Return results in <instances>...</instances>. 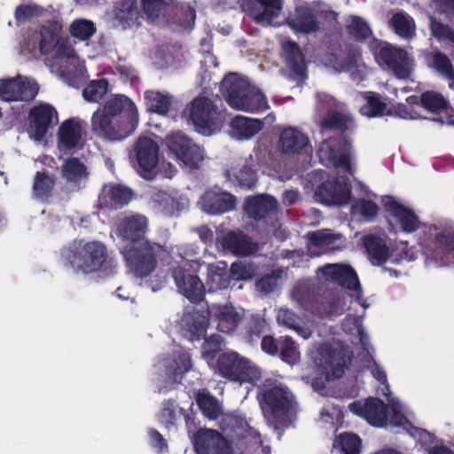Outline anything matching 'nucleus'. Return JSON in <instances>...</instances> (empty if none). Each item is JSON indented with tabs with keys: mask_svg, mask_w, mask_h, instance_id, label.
<instances>
[{
	"mask_svg": "<svg viewBox=\"0 0 454 454\" xmlns=\"http://www.w3.org/2000/svg\"><path fill=\"white\" fill-rule=\"evenodd\" d=\"M91 131L106 141H121L132 135L139 124L136 104L125 95H115L92 114Z\"/></svg>",
	"mask_w": 454,
	"mask_h": 454,
	"instance_id": "obj_1",
	"label": "nucleus"
},
{
	"mask_svg": "<svg viewBox=\"0 0 454 454\" xmlns=\"http://www.w3.org/2000/svg\"><path fill=\"white\" fill-rule=\"evenodd\" d=\"M293 299L306 311L321 318L342 313L337 294L310 281H300L292 290Z\"/></svg>",
	"mask_w": 454,
	"mask_h": 454,
	"instance_id": "obj_2",
	"label": "nucleus"
},
{
	"mask_svg": "<svg viewBox=\"0 0 454 454\" xmlns=\"http://www.w3.org/2000/svg\"><path fill=\"white\" fill-rule=\"evenodd\" d=\"M60 256L75 271L90 274L103 267L108 254L102 242L74 239L60 250Z\"/></svg>",
	"mask_w": 454,
	"mask_h": 454,
	"instance_id": "obj_3",
	"label": "nucleus"
},
{
	"mask_svg": "<svg viewBox=\"0 0 454 454\" xmlns=\"http://www.w3.org/2000/svg\"><path fill=\"white\" fill-rule=\"evenodd\" d=\"M220 91L233 109L260 113L269 108L265 95L251 88L235 73H230L224 76L220 84Z\"/></svg>",
	"mask_w": 454,
	"mask_h": 454,
	"instance_id": "obj_4",
	"label": "nucleus"
},
{
	"mask_svg": "<svg viewBox=\"0 0 454 454\" xmlns=\"http://www.w3.org/2000/svg\"><path fill=\"white\" fill-rule=\"evenodd\" d=\"M164 251L162 245L152 240H144L126 245L121 253L129 273L136 278L145 279L155 271L158 260Z\"/></svg>",
	"mask_w": 454,
	"mask_h": 454,
	"instance_id": "obj_5",
	"label": "nucleus"
},
{
	"mask_svg": "<svg viewBox=\"0 0 454 454\" xmlns=\"http://www.w3.org/2000/svg\"><path fill=\"white\" fill-rule=\"evenodd\" d=\"M368 48L375 61L380 66L386 67L396 78H410L414 60L405 49L375 37L369 42Z\"/></svg>",
	"mask_w": 454,
	"mask_h": 454,
	"instance_id": "obj_6",
	"label": "nucleus"
},
{
	"mask_svg": "<svg viewBox=\"0 0 454 454\" xmlns=\"http://www.w3.org/2000/svg\"><path fill=\"white\" fill-rule=\"evenodd\" d=\"M294 403L293 393L285 386H274L263 390L260 399L264 417L276 428L286 421Z\"/></svg>",
	"mask_w": 454,
	"mask_h": 454,
	"instance_id": "obj_7",
	"label": "nucleus"
},
{
	"mask_svg": "<svg viewBox=\"0 0 454 454\" xmlns=\"http://www.w3.org/2000/svg\"><path fill=\"white\" fill-rule=\"evenodd\" d=\"M216 372L231 382L253 383L261 378V372L247 357L238 352L222 353L215 364Z\"/></svg>",
	"mask_w": 454,
	"mask_h": 454,
	"instance_id": "obj_8",
	"label": "nucleus"
},
{
	"mask_svg": "<svg viewBox=\"0 0 454 454\" xmlns=\"http://www.w3.org/2000/svg\"><path fill=\"white\" fill-rule=\"evenodd\" d=\"M322 61L337 71H349L356 66L359 51L350 42L340 36L325 35L323 42Z\"/></svg>",
	"mask_w": 454,
	"mask_h": 454,
	"instance_id": "obj_9",
	"label": "nucleus"
},
{
	"mask_svg": "<svg viewBox=\"0 0 454 454\" xmlns=\"http://www.w3.org/2000/svg\"><path fill=\"white\" fill-rule=\"evenodd\" d=\"M423 254L434 261H444L454 252V229L425 226L418 241Z\"/></svg>",
	"mask_w": 454,
	"mask_h": 454,
	"instance_id": "obj_10",
	"label": "nucleus"
},
{
	"mask_svg": "<svg viewBox=\"0 0 454 454\" xmlns=\"http://www.w3.org/2000/svg\"><path fill=\"white\" fill-rule=\"evenodd\" d=\"M166 145L176 160L191 169L200 168L203 160V151L192 139L182 132L168 135L165 139Z\"/></svg>",
	"mask_w": 454,
	"mask_h": 454,
	"instance_id": "obj_11",
	"label": "nucleus"
},
{
	"mask_svg": "<svg viewBox=\"0 0 454 454\" xmlns=\"http://www.w3.org/2000/svg\"><path fill=\"white\" fill-rule=\"evenodd\" d=\"M265 153L264 149L254 148L253 153L243 163L226 171L228 179L242 188L253 189L258 180L257 172L260 167L266 163Z\"/></svg>",
	"mask_w": 454,
	"mask_h": 454,
	"instance_id": "obj_12",
	"label": "nucleus"
},
{
	"mask_svg": "<svg viewBox=\"0 0 454 454\" xmlns=\"http://www.w3.org/2000/svg\"><path fill=\"white\" fill-rule=\"evenodd\" d=\"M134 153L139 176L144 179L153 180L156 176V168L159 163L158 143L151 137H139L134 145Z\"/></svg>",
	"mask_w": 454,
	"mask_h": 454,
	"instance_id": "obj_13",
	"label": "nucleus"
},
{
	"mask_svg": "<svg viewBox=\"0 0 454 454\" xmlns=\"http://www.w3.org/2000/svg\"><path fill=\"white\" fill-rule=\"evenodd\" d=\"M190 119L200 132L207 133L221 127L223 114L210 98L203 97L192 102Z\"/></svg>",
	"mask_w": 454,
	"mask_h": 454,
	"instance_id": "obj_14",
	"label": "nucleus"
},
{
	"mask_svg": "<svg viewBox=\"0 0 454 454\" xmlns=\"http://www.w3.org/2000/svg\"><path fill=\"white\" fill-rule=\"evenodd\" d=\"M27 131L35 141H42L48 131L59 122L58 112L48 103L34 106L27 116Z\"/></svg>",
	"mask_w": 454,
	"mask_h": 454,
	"instance_id": "obj_15",
	"label": "nucleus"
},
{
	"mask_svg": "<svg viewBox=\"0 0 454 454\" xmlns=\"http://www.w3.org/2000/svg\"><path fill=\"white\" fill-rule=\"evenodd\" d=\"M315 200L326 206L345 205L351 198L349 184L340 177L323 181L316 189Z\"/></svg>",
	"mask_w": 454,
	"mask_h": 454,
	"instance_id": "obj_16",
	"label": "nucleus"
},
{
	"mask_svg": "<svg viewBox=\"0 0 454 454\" xmlns=\"http://www.w3.org/2000/svg\"><path fill=\"white\" fill-rule=\"evenodd\" d=\"M318 13L309 5H299L288 14L286 23L295 35L316 34L321 30Z\"/></svg>",
	"mask_w": 454,
	"mask_h": 454,
	"instance_id": "obj_17",
	"label": "nucleus"
},
{
	"mask_svg": "<svg viewBox=\"0 0 454 454\" xmlns=\"http://www.w3.org/2000/svg\"><path fill=\"white\" fill-rule=\"evenodd\" d=\"M197 454H232L228 441L216 430L200 428L192 437Z\"/></svg>",
	"mask_w": 454,
	"mask_h": 454,
	"instance_id": "obj_18",
	"label": "nucleus"
},
{
	"mask_svg": "<svg viewBox=\"0 0 454 454\" xmlns=\"http://www.w3.org/2000/svg\"><path fill=\"white\" fill-rule=\"evenodd\" d=\"M171 276L179 292L192 303L199 304L203 301L206 288L198 276L191 274L180 266L171 270Z\"/></svg>",
	"mask_w": 454,
	"mask_h": 454,
	"instance_id": "obj_19",
	"label": "nucleus"
},
{
	"mask_svg": "<svg viewBox=\"0 0 454 454\" xmlns=\"http://www.w3.org/2000/svg\"><path fill=\"white\" fill-rule=\"evenodd\" d=\"M283 6V0H247L243 9L256 23L270 25L280 15Z\"/></svg>",
	"mask_w": 454,
	"mask_h": 454,
	"instance_id": "obj_20",
	"label": "nucleus"
},
{
	"mask_svg": "<svg viewBox=\"0 0 454 454\" xmlns=\"http://www.w3.org/2000/svg\"><path fill=\"white\" fill-rule=\"evenodd\" d=\"M326 281L361 294L362 288L356 270L349 265L326 264L318 270Z\"/></svg>",
	"mask_w": 454,
	"mask_h": 454,
	"instance_id": "obj_21",
	"label": "nucleus"
},
{
	"mask_svg": "<svg viewBox=\"0 0 454 454\" xmlns=\"http://www.w3.org/2000/svg\"><path fill=\"white\" fill-rule=\"evenodd\" d=\"M342 137H329L323 141L317 151L320 161L325 167L342 168L346 172L352 175V165L348 153L340 152L337 145Z\"/></svg>",
	"mask_w": 454,
	"mask_h": 454,
	"instance_id": "obj_22",
	"label": "nucleus"
},
{
	"mask_svg": "<svg viewBox=\"0 0 454 454\" xmlns=\"http://www.w3.org/2000/svg\"><path fill=\"white\" fill-rule=\"evenodd\" d=\"M133 191L120 184H105L98 195V202L101 209L117 210L128 205L133 199Z\"/></svg>",
	"mask_w": 454,
	"mask_h": 454,
	"instance_id": "obj_23",
	"label": "nucleus"
},
{
	"mask_svg": "<svg viewBox=\"0 0 454 454\" xmlns=\"http://www.w3.org/2000/svg\"><path fill=\"white\" fill-rule=\"evenodd\" d=\"M350 411L365 419L372 426L383 427L387 419V407L378 397H371L364 403L353 402L348 405Z\"/></svg>",
	"mask_w": 454,
	"mask_h": 454,
	"instance_id": "obj_24",
	"label": "nucleus"
},
{
	"mask_svg": "<svg viewBox=\"0 0 454 454\" xmlns=\"http://www.w3.org/2000/svg\"><path fill=\"white\" fill-rule=\"evenodd\" d=\"M149 231L148 218L141 214L124 216L117 226L119 237L129 241V244L147 240L145 235Z\"/></svg>",
	"mask_w": 454,
	"mask_h": 454,
	"instance_id": "obj_25",
	"label": "nucleus"
},
{
	"mask_svg": "<svg viewBox=\"0 0 454 454\" xmlns=\"http://www.w3.org/2000/svg\"><path fill=\"white\" fill-rule=\"evenodd\" d=\"M207 314L216 322L217 330L224 333H234L243 319V315L231 304H212L207 309Z\"/></svg>",
	"mask_w": 454,
	"mask_h": 454,
	"instance_id": "obj_26",
	"label": "nucleus"
},
{
	"mask_svg": "<svg viewBox=\"0 0 454 454\" xmlns=\"http://www.w3.org/2000/svg\"><path fill=\"white\" fill-rule=\"evenodd\" d=\"M278 149L286 155H295L307 153L311 149L309 137L294 127L282 129L278 138Z\"/></svg>",
	"mask_w": 454,
	"mask_h": 454,
	"instance_id": "obj_27",
	"label": "nucleus"
},
{
	"mask_svg": "<svg viewBox=\"0 0 454 454\" xmlns=\"http://www.w3.org/2000/svg\"><path fill=\"white\" fill-rule=\"evenodd\" d=\"M209 325L207 312H200L193 309L183 315L180 320L182 335L191 341L200 340L205 337Z\"/></svg>",
	"mask_w": 454,
	"mask_h": 454,
	"instance_id": "obj_28",
	"label": "nucleus"
},
{
	"mask_svg": "<svg viewBox=\"0 0 454 454\" xmlns=\"http://www.w3.org/2000/svg\"><path fill=\"white\" fill-rule=\"evenodd\" d=\"M278 209V200L269 194L247 197L244 205V210L247 215L254 221H260L277 215Z\"/></svg>",
	"mask_w": 454,
	"mask_h": 454,
	"instance_id": "obj_29",
	"label": "nucleus"
},
{
	"mask_svg": "<svg viewBox=\"0 0 454 454\" xmlns=\"http://www.w3.org/2000/svg\"><path fill=\"white\" fill-rule=\"evenodd\" d=\"M221 246L224 251H228L237 256H247L257 252L258 245L241 231H228L221 240Z\"/></svg>",
	"mask_w": 454,
	"mask_h": 454,
	"instance_id": "obj_30",
	"label": "nucleus"
},
{
	"mask_svg": "<svg viewBox=\"0 0 454 454\" xmlns=\"http://www.w3.org/2000/svg\"><path fill=\"white\" fill-rule=\"evenodd\" d=\"M83 126L77 119L71 118L64 121L58 130V146L60 150H74L81 148Z\"/></svg>",
	"mask_w": 454,
	"mask_h": 454,
	"instance_id": "obj_31",
	"label": "nucleus"
},
{
	"mask_svg": "<svg viewBox=\"0 0 454 454\" xmlns=\"http://www.w3.org/2000/svg\"><path fill=\"white\" fill-rule=\"evenodd\" d=\"M385 208L396 220L401 230L405 233L415 232L423 225L412 209L393 199L385 203Z\"/></svg>",
	"mask_w": 454,
	"mask_h": 454,
	"instance_id": "obj_32",
	"label": "nucleus"
},
{
	"mask_svg": "<svg viewBox=\"0 0 454 454\" xmlns=\"http://www.w3.org/2000/svg\"><path fill=\"white\" fill-rule=\"evenodd\" d=\"M203 207L211 215H220L232 210L236 206V198L230 192L207 191L202 196Z\"/></svg>",
	"mask_w": 454,
	"mask_h": 454,
	"instance_id": "obj_33",
	"label": "nucleus"
},
{
	"mask_svg": "<svg viewBox=\"0 0 454 454\" xmlns=\"http://www.w3.org/2000/svg\"><path fill=\"white\" fill-rule=\"evenodd\" d=\"M320 361L326 370H329L334 378H340L345 372L347 362L342 350L332 345L322 346L319 349Z\"/></svg>",
	"mask_w": 454,
	"mask_h": 454,
	"instance_id": "obj_34",
	"label": "nucleus"
},
{
	"mask_svg": "<svg viewBox=\"0 0 454 454\" xmlns=\"http://www.w3.org/2000/svg\"><path fill=\"white\" fill-rule=\"evenodd\" d=\"M114 20L124 29L141 23L142 16L137 0H120L114 10Z\"/></svg>",
	"mask_w": 454,
	"mask_h": 454,
	"instance_id": "obj_35",
	"label": "nucleus"
},
{
	"mask_svg": "<svg viewBox=\"0 0 454 454\" xmlns=\"http://www.w3.org/2000/svg\"><path fill=\"white\" fill-rule=\"evenodd\" d=\"M144 102L147 112L166 116L173 103V97L168 92L148 90L144 93Z\"/></svg>",
	"mask_w": 454,
	"mask_h": 454,
	"instance_id": "obj_36",
	"label": "nucleus"
},
{
	"mask_svg": "<svg viewBox=\"0 0 454 454\" xmlns=\"http://www.w3.org/2000/svg\"><path fill=\"white\" fill-rule=\"evenodd\" d=\"M286 57V64L292 74L299 78H305L307 66L305 58L300 46L294 41H289L283 45Z\"/></svg>",
	"mask_w": 454,
	"mask_h": 454,
	"instance_id": "obj_37",
	"label": "nucleus"
},
{
	"mask_svg": "<svg viewBox=\"0 0 454 454\" xmlns=\"http://www.w3.org/2000/svg\"><path fill=\"white\" fill-rule=\"evenodd\" d=\"M56 177L46 170L36 171L34 176L33 198L42 202L48 201L53 195Z\"/></svg>",
	"mask_w": 454,
	"mask_h": 454,
	"instance_id": "obj_38",
	"label": "nucleus"
},
{
	"mask_svg": "<svg viewBox=\"0 0 454 454\" xmlns=\"http://www.w3.org/2000/svg\"><path fill=\"white\" fill-rule=\"evenodd\" d=\"M62 24L58 20H49L41 27L39 51L43 55L51 53L60 39Z\"/></svg>",
	"mask_w": 454,
	"mask_h": 454,
	"instance_id": "obj_39",
	"label": "nucleus"
},
{
	"mask_svg": "<svg viewBox=\"0 0 454 454\" xmlns=\"http://www.w3.org/2000/svg\"><path fill=\"white\" fill-rule=\"evenodd\" d=\"M363 243L373 265H380L387 261L389 248L383 239L369 234L363 238Z\"/></svg>",
	"mask_w": 454,
	"mask_h": 454,
	"instance_id": "obj_40",
	"label": "nucleus"
},
{
	"mask_svg": "<svg viewBox=\"0 0 454 454\" xmlns=\"http://www.w3.org/2000/svg\"><path fill=\"white\" fill-rule=\"evenodd\" d=\"M153 209L166 216L178 214L182 206L179 200L164 191L154 192L150 198Z\"/></svg>",
	"mask_w": 454,
	"mask_h": 454,
	"instance_id": "obj_41",
	"label": "nucleus"
},
{
	"mask_svg": "<svg viewBox=\"0 0 454 454\" xmlns=\"http://www.w3.org/2000/svg\"><path fill=\"white\" fill-rule=\"evenodd\" d=\"M345 31L348 36L356 43H364L373 38L370 24L360 16L350 15L345 24Z\"/></svg>",
	"mask_w": 454,
	"mask_h": 454,
	"instance_id": "obj_42",
	"label": "nucleus"
},
{
	"mask_svg": "<svg viewBox=\"0 0 454 454\" xmlns=\"http://www.w3.org/2000/svg\"><path fill=\"white\" fill-rule=\"evenodd\" d=\"M354 124L353 119L343 112L328 111L321 120L322 131L336 130L341 134L348 131Z\"/></svg>",
	"mask_w": 454,
	"mask_h": 454,
	"instance_id": "obj_43",
	"label": "nucleus"
},
{
	"mask_svg": "<svg viewBox=\"0 0 454 454\" xmlns=\"http://www.w3.org/2000/svg\"><path fill=\"white\" fill-rule=\"evenodd\" d=\"M243 335L249 342L257 340L270 329L266 319L259 314H252L247 317H243Z\"/></svg>",
	"mask_w": 454,
	"mask_h": 454,
	"instance_id": "obj_44",
	"label": "nucleus"
},
{
	"mask_svg": "<svg viewBox=\"0 0 454 454\" xmlns=\"http://www.w3.org/2000/svg\"><path fill=\"white\" fill-rule=\"evenodd\" d=\"M263 121L260 119H253L238 115L231 121V127L239 138L248 139L256 135L263 128Z\"/></svg>",
	"mask_w": 454,
	"mask_h": 454,
	"instance_id": "obj_45",
	"label": "nucleus"
},
{
	"mask_svg": "<svg viewBox=\"0 0 454 454\" xmlns=\"http://www.w3.org/2000/svg\"><path fill=\"white\" fill-rule=\"evenodd\" d=\"M207 285L209 292L224 290L234 286L230 271L226 267L210 265L207 270Z\"/></svg>",
	"mask_w": 454,
	"mask_h": 454,
	"instance_id": "obj_46",
	"label": "nucleus"
},
{
	"mask_svg": "<svg viewBox=\"0 0 454 454\" xmlns=\"http://www.w3.org/2000/svg\"><path fill=\"white\" fill-rule=\"evenodd\" d=\"M166 19L177 24L184 29H191L195 23L196 12L194 8L188 4H176L173 1V7L170 9V16Z\"/></svg>",
	"mask_w": 454,
	"mask_h": 454,
	"instance_id": "obj_47",
	"label": "nucleus"
},
{
	"mask_svg": "<svg viewBox=\"0 0 454 454\" xmlns=\"http://www.w3.org/2000/svg\"><path fill=\"white\" fill-rule=\"evenodd\" d=\"M174 0H141L144 14L152 21L170 16Z\"/></svg>",
	"mask_w": 454,
	"mask_h": 454,
	"instance_id": "obj_48",
	"label": "nucleus"
},
{
	"mask_svg": "<svg viewBox=\"0 0 454 454\" xmlns=\"http://www.w3.org/2000/svg\"><path fill=\"white\" fill-rule=\"evenodd\" d=\"M395 33L403 38H411L415 35L414 20L403 12L395 13L389 20Z\"/></svg>",
	"mask_w": 454,
	"mask_h": 454,
	"instance_id": "obj_49",
	"label": "nucleus"
},
{
	"mask_svg": "<svg viewBox=\"0 0 454 454\" xmlns=\"http://www.w3.org/2000/svg\"><path fill=\"white\" fill-rule=\"evenodd\" d=\"M196 403L203 414L210 419H216L222 414L217 399L206 390L197 393Z\"/></svg>",
	"mask_w": 454,
	"mask_h": 454,
	"instance_id": "obj_50",
	"label": "nucleus"
},
{
	"mask_svg": "<svg viewBox=\"0 0 454 454\" xmlns=\"http://www.w3.org/2000/svg\"><path fill=\"white\" fill-rule=\"evenodd\" d=\"M333 446L342 454H360L362 441L357 434L345 432L336 437Z\"/></svg>",
	"mask_w": 454,
	"mask_h": 454,
	"instance_id": "obj_51",
	"label": "nucleus"
},
{
	"mask_svg": "<svg viewBox=\"0 0 454 454\" xmlns=\"http://www.w3.org/2000/svg\"><path fill=\"white\" fill-rule=\"evenodd\" d=\"M257 270L258 267L254 262L243 260L232 262L229 271L235 285L237 281L252 279Z\"/></svg>",
	"mask_w": 454,
	"mask_h": 454,
	"instance_id": "obj_52",
	"label": "nucleus"
},
{
	"mask_svg": "<svg viewBox=\"0 0 454 454\" xmlns=\"http://www.w3.org/2000/svg\"><path fill=\"white\" fill-rule=\"evenodd\" d=\"M366 103L361 107L360 112L363 115L368 117H378L384 114L386 103H384L378 93L373 91H365L363 94Z\"/></svg>",
	"mask_w": 454,
	"mask_h": 454,
	"instance_id": "obj_53",
	"label": "nucleus"
},
{
	"mask_svg": "<svg viewBox=\"0 0 454 454\" xmlns=\"http://www.w3.org/2000/svg\"><path fill=\"white\" fill-rule=\"evenodd\" d=\"M432 65L437 72L450 81V88L454 89V67L449 57L440 51L431 54Z\"/></svg>",
	"mask_w": 454,
	"mask_h": 454,
	"instance_id": "obj_54",
	"label": "nucleus"
},
{
	"mask_svg": "<svg viewBox=\"0 0 454 454\" xmlns=\"http://www.w3.org/2000/svg\"><path fill=\"white\" fill-rule=\"evenodd\" d=\"M62 176L68 182H77L87 176L86 167L78 158L71 157L62 165Z\"/></svg>",
	"mask_w": 454,
	"mask_h": 454,
	"instance_id": "obj_55",
	"label": "nucleus"
},
{
	"mask_svg": "<svg viewBox=\"0 0 454 454\" xmlns=\"http://www.w3.org/2000/svg\"><path fill=\"white\" fill-rule=\"evenodd\" d=\"M96 31V25L85 19H76L69 26L70 35L79 41L89 40Z\"/></svg>",
	"mask_w": 454,
	"mask_h": 454,
	"instance_id": "obj_56",
	"label": "nucleus"
},
{
	"mask_svg": "<svg viewBox=\"0 0 454 454\" xmlns=\"http://www.w3.org/2000/svg\"><path fill=\"white\" fill-rule=\"evenodd\" d=\"M421 106L431 113H440L447 109L448 102L440 93L428 90L420 96Z\"/></svg>",
	"mask_w": 454,
	"mask_h": 454,
	"instance_id": "obj_57",
	"label": "nucleus"
},
{
	"mask_svg": "<svg viewBox=\"0 0 454 454\" xmlns=\"http://www.w3.org/2000/svg\"><path fill=\"white\" fill-rule=\"evenodd\" d=\"M39 91L38 83L33 80L18 76V86L16 89L17 99L16 101H32Z\"/></svg>",
	"mask_w": 454,
	"mask_h": 454,
	"instance_id": "obj_58",
	"label": "nucleus"
},
{
	"mask_svg": "<svg viewBox=\"0 0 454 454\" xmlns=\"http://www.w3.org/2000/svg\"><path fill=\"white\" fill-rule=\"evenodd\" d=\"M351 211L359 214L365 221L372 222L377 217L380 207L372 200L360 199L353 204Z\"/></svg>",
	"mask_w": 454,
	"mask_h": 454,
	"instance_id": "obj_59",
	"label": "nucleus"
},
{
	"mask_svg": "<svg viewBox=\"0 0 454 454\" xmlns=\"http://www.w3.org/2000/svg\"><path fill=\"white\" fill-rule=\"evenodd\" d=\"M108 85V81L105 78L92 81L83 90V98L88 102H98L107 93Z\"/></svg>",
	"mask_w": 454,
	"mask_h": 454,
	"instance_id": "obj_60",
	"label": "nucleus"
},
{
	"mask_svg": "<svg viewBox=\"0 0 454 454\" xmlns=\"http://www.w3.org/2000/svg\"><path fill=\"white\" fill-rule=\"evenodd\" d=\"M281 360L286 364H294L299 357V352L294 340L289 336L280 338L278 353Z\"/></svg>",
	"mask_w": 454,
	"mask_h": 454,
	"instance_id": "obj_61",
	"label": "nucleus"
},
{
	"mask_svg": "<svg viewBox=\"0 0 454 454\" xmlns=\"http://www.w3.org/2000/svg\"><path fill=\"white\" fill-rule=\"evenodd\" d=\"M176 402L174 399H168L163 401L162 407L159 414V421L167 429L175 427L176 420Z\"/></svg>",
	"mask_w": 454,
	"mask_h": 454,
	"instance_id": "obj_62",
	"label": "nucleus"
},
{
	"mask_svg": "<svg viewBox=\"0 0 454 454\" xmlns=\"http://www.w3.org/2000/svg\"><path fill=\"white\" fill-rule=\"evenodd\" d=\"M223 338L219 334H212L208 337H204V342L201 346L202 356L205 359H214L216 355L222 350Z\"/></svg>",
	"mask_w": 454,
	"mask_h": 454,
	"instance_id": "obj_63",
	"label": "nucleus"
},
{
	"mask_svg": "<svg viewBox=\"0 0 454 454\" xmlns=\"http://www.w3.org/2000/svg\"><path fill=\"white\" fill-rule=\"evenodd\" d=\"M43 12V7L36 4H20L15 8L14 18L17 23H24L34 17L42 16Z\"/></svg>",
	"mask_w": 454,
	"mask_h": 454,
	"instance_id": "obj_64",
	"label": "nucleus"
}]
</instances>
